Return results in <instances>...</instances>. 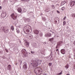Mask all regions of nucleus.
Here are the masks:
<instances>
[{
	"label": "nucleus",
	"mask_w": 75,
	"mask_h": 75,
	"mask_svg": "<svg viewBox=\"0 0 75 75\" xmlns=\"http://www.w3.org/2000/svg\"><path fill=\"white\" fill-rule=\"evenodd\" d=\"M58 50H58V49H57V50H56V51H58Z\"/></svg>",
	"instance_id": "603ef678"
},
{
	"label": "nucleus",
	"mask_w": 75,
	"mask_h": 75,
	"mask_svg": "<svg viewBox=\"0 0 75 75\" xmlns=\"http://www.w3.org/2000/svg\"><path fill=\"white\" fill-rule=\"evenodd\" d=\"M40 32V31H39L38 30H34V33L35 34H38Z\"/></svg>",
	"instance_id": "9d476101"
},
{
	"label": "nucleus",
	"mask_w": 75,
	"mask_h": 75,
	"mask_svg": "<svg viewBox=\"0 0 75 75\" xmlns=\"http://www.w3.org/2000/svg\"><path fill=\"white\" fill-rule=\"evenodd\" d=\"M63 44H64V42L62 41H60L58 43L57 45H58L59 46Z\"/></svg>",
	"instance_id": "dca6fc26"
},
{
	"label": "nucleus",
	"mask_w": 75,
	"mask_h": 75,
	"mask_svg": "<svg viewBox=\"0 0 75 75\" xmlns=\"http://www.w3.org/2000/svg\"><path fill=\"white\" fill-rule=\"evenodd\" d=\"M5 50L6 52H7V53L8 52V51L7 50L5 49Z\"/></svg>",
	"instance_id": "4c0bfd02"
},
{
	"label": "nucleus",
	"mask_w": 75,
	"mask_h": 75,
	"mask_svg": "<svg viewBox=\"0 0 75 75\" xmlns=\"http://www.w3.org/2000/svg\"><path fill=\"white\" fill-rule=\"evenodd\" d=\"M65 1H63L61 3V5L62 6H63L64 4H65Z\"/></svg>",
	"instance_id": "a878e982"
},
{
	"label": "nucleus",
	"mask_w": 75,
	"mask_h": 75,
	"mask_svg": "<svg viewBox=\"0 0 75 75\" xmlns=\"http://www.w3.org/2000/svg\"><path fill=\"white\" fill-rule=\"evenodd\" d=\"M17 14L16 13H14L11 15V16L14 20H17Z\"/></svg>",
	"instance_id": "20e7f679"
},
{
	"label": "nucleus",
	"mask_w": 75,
	"mask_h": 75,
	"mask_svg": "<svg viewBox=\"0 0 75 75\" xmlns=\"http://www.w3.org/2000/svg\"><path fill=\"white\" fill-rule=\"evenodd\" d=\"M25 45L26 47H29V43L28 42H27L25 43Z\"/></svg>",
	"instance_id": "a211bd4d"
},
{
	"label": "nucleus",
	"mask_w": 75,
	"mask_h": 75,
	"mask_svg": "<svg viewBox=\"0 0 75 75\" xmlns=\"http://www.w3.org/2000/svg\"><path fill=\"white\" fill-rule=\"evenodd\" d=\"M50 56H49L48 57H46V61L47 62H50V60H51V57H52V56H51V57L50 59H49V58H50Z\"/></svg>",
	"instance_id": "0eeeda50"
},
{
	"label": "nucleus",
	"mask_w": 75,
	"mask_h": 75,
	"mask_svg": "<svg viewBox=\"0 0 75 75\" xmlns=\"http://www.w3.org/2000/svg\"><path fill=\"white\" fill-rule=\"evenodd\" d=\"M55 23H57V21L55 20Z\"/></svg>",
	"instance_id": "3c124183"
},
{
	"label": "nucleus",
	"mask_w": 75,
	"mask_h": 75,
	"mask_svg": "<svg viewBox=\"0 0 75 75\" xmlns=\"http://www.w3.org/2000/svg\"><path fill=\"white\" fill-rule=\"evenodd\" d=\"M49 29L50 30V29H51V28H49Z\"/></svg>",
	"instance_id": "4d7b16f0"
},
{
	"label": "nucleus",
	"mask_w": 75,
	"mask_h": 75,
	"mask_svg": "<svg viewBox=\"0 0 75 75\" xmlns=\"http://www.w3.org/2000/svg\"><path fill=\"white\" fill-rule=\"evenodd\" d=\"M15 64L16 65H17V63H15Z\"/></svg>",
	"instance_id": "09e8293b"
},
{
	"label": "nucleus",
	"mask_w": 75,
	"mask_h": 75,
	"mask_svg": "<svg viewBox=\"0 0 75 75\" xmlns=\"http://www.w3.org/2000/svg\"><path fill=\"white\" fill-rule=\"evenodd\" d=\"M53 40H54L53 38H52L49 39V41H51V42H52V41H53Z\"/></svg>",
	"instance_id": "393cba45"
},
{
	"label": "nucleus",
	"mask_w": 75,
	"mask_h": 75,
	"mask_svg": "<svg viewBox=\"0 0 75 75\" xmlns=\"http://www.w3.org/2000/svg\"><path fill=\"white\" fill-rule=\"evenodd\" d=\"M55 54H56V52H55Z\"/></svg>",
	"instance_id": "052dcab7"
},
{
	"label": "nucleus",
	"mask_w": 75,
	"mask_h": 75,
	"mask_svg": "<svg viewBox=\"0 0 75 75\" xmlns=\"http://www.w3.org/2000/svg\"><path fill=\"white\" fill-rule=\"evenodd\" d=\"M42 20L43 21H46L47 20V19L45 18V17H42Z\"/></svg>",
	"instance_id": "aec40b11"
},
{
	"label": "nucleus",
	"mask_w": 75,
	"mask_h": 75,
	"mask_svg": "<svg viewBox=\"0 0 75 75\" xmlns=\"http://www.w3.org/2000/svg\"><path fill=\"white\" fill-rule=\"evenodd\" d=\"M17 10L18 11V12L20 13H21V11H22L21 8L20 7L18 8Z\"/></svg>",
	"instance_id": "2eb2a0df"
},
{
	"label": "nucleus",
	"mask_w": 75,
	"mask_h": 75,
	"mask_svg": "<svg viewBox=\"0 0 75 75\" xmlns=\"http://www.w3.org/2000/svg\"><path fill=\"white\" fill-rule=\"evenodd\" d=\"M60 52L62 54H65V50L64 49H62L61 50Z\"/></svg>",
	"instance_id": "9b49d317"
},
{
	"label": "nucleus",
	"mask_w": 75,
	"mask_h": 75,
	"mask_svg": "<svg viewBox=\"0 0 75 75\" xmlns=\"http://www.w3.org/2000/svg\"><path fill=\"white\" fill-rule=\"evenodd\" d=\"M11 29L12 30V31H14V27L13 26V25L11 26Z\"/></svg>",
	"instance_id": "cd10ccee"
},
{
	"label": "nucleus",
	"mask_w": 75,
	"mask_h": 75,
	"mask_svg": "<svg viewBox=\"0 0 75 75\" xmlns=\"http://www.w3.org/2000/svg\"><path fill=\"white\" fill-rule=\"evenodd\" d=\"M44 44H46V42H44Z\"/></svg>",
	"instance_id": "5fc2aeb1"
},
{
	"label": "nucleus",
	"mask_w": 75,
	"mask_h": 75,
	"mask_svg": "<svg viewBox=\"0 0 75 75\" xmlns=\"http://www.w3.org/2000/svg\"><path fill=\"white\" fill-rule=\"evenodd\" d=\"M50 31H51V30L50 29Z\"/></svg>",
	"instance_id": "13d9d810"
},
{
	"label": "nucleus",
	"mask_w": 75,
	"mask_h": 75,
	"mask_svg": "<svg viewBox=\"0 0 75 75\" xmlns=\"http://www.w3.org/2000/svg\"><path fill=\"white\" fill-rule=\"evenodd\" d=\"M52 8H53V9H54V8H55V7L54 6V5H52Z\"/></svg>",
	"instance_id": "473e14b6"
},
{
	"label": "nucleus",
	"mask_w": 75,
	"mask_h": 75,
	"mask_svg": "<svg viewBox=\"0 0 75 75\" xmlns=\"http://www.w3.org/2000/svg\"><path fill=\"white\" fill-rule=\"evenodd\" d=\"M61 74H62V72H61L60 73H57V75H61Z\"/></svg>",
	"instance_id": "c9c22d12"
},
{
	"label": "nucleus",
	"mask_w": 75,
	"mask_h": 75,
	"mask_svg": "<svg viewBox=\"0 0 75 75\" xmlns=\"http://www.w3.org/2000/svg\"><path fill=\"white\" fill-rule=\"evenodd\" d=\"M65 7H63L61 8V10L62 11H64V10H65Z\"/></svg>",
	"instance_id": "c85d7f7f"
},
{
	"label": "nucleus",
	"mask_w": 75,
	"mask_h": 75,
	"mask_svg": "<svg viewBox=\"0 0 75 75\" xmlns=\"http://www.w3.org/2000/svg\"><path fill=\"white\" fill-rule=\"evenodd\" d=\"M28 38H29V39H30V40H31V39H32V38H33V35H32L30 33L28 34Z\"/></svg>",
	"instance_id": "6e6552de"
},
{
	"label": "nucleus",
	"mask_w": 75,
	"mask_h": 75,
	"mask_svg": "<svg viewBox=\"0 0 75 75\" xmlns=\"http://www.w3.org/2000/svg\"><path fill=\"white\" fill-rule=\"evenodd\" d=\"M45 37H49L51 36V34L50 33H48L47 34H46L45 35Z\"/></svg>",
	"instance_id": "4468645a"
},
{
	"label": "nucleus",
	"mask_w": 75,
	"mask_h": 75,
	"mask_svg": "<svg viewBox=\"0 0 75 75\" xmlns=\"http://www.w3.org/2000/svg\"><path fill=\"white\" fill-rule=\"evenodd\" d=\"M5 2H6V0H5L4 2V3Z\"/></svg>",
	"instance_id": "de8ad7c7"
},
{
	"label": "nucleus",
	"mask_w": 75,
	"mask_h": 75,
	"mask_svg": "<svg viewBox=\"0 0 75 75\" xmlns=\"http://www.w3.org/2000/svg\"><path fill=\"white\" fill-rule=\"evenodd\" d=\"M48 65L50 67H51V65H52V63H49L48 64Z\"/></svg>",
	"instance_id": "f704fd0d"
},
{
	"label": "nucleus",
	"mask_w": 75,
	"mask_h": 75,
	"mask_svg": "<svg viewBox=\"0 0 75 75\" xmlns=\"http://www.w3.org/2000/svg\"><path fill=\"white\" fill-rule=\"evenodd\" d=\"M2 8V7H1V6H0V10H1V9Z\"/></svg>",
	"instance_id": "a18cd8bd"
},
{
	"label": "nucleus",
	"mask_w": 75,
	"mask_h": 75,
	"mask_svg": "<svg viewBox=\"0 0 75 75\" xmlns=\"http://www.w3.org/2000/svg\"><path fill=\"white\" fill-rule=\"evenodd\" d=\"M7 68L8 70H9L10 69H11V65L9 64L7 67Z\"/></svg>",
	"instance_id": "412c9836"
},
{
	"label": "nucleus",
	"mask_w": 75,
	"mask_h": 75,
	"mask_svg": "<svg viewBox=\"0 0 75 75\" xmlns=\"http://www.w3.org/2000/svg\"><path fill=\"white\" fill-rule=\"evenodd\" d=\"M31 29V26L29 25H27L24 27L23 28V31L24 33L27 32V33H29L30 30Z\"/></svg>",
	"instance_id": "7ed1b4c3"
},
{
	"label": "nucleus",
	"mask_w": 75,
	"mask_h": 75,
	"mask_svg": "<svg viewBox=\"0 0 75 75\" xmlns=\"http://www.w3.org/2000/svg\"><path fill=\"white\" fill-rule=\"evenodd\" d=\"M30 21L31 20L30 18H26L25 19V23H29V22H30Z\"/></svg>",
	"instance_id": "f3484780"
},
{
	"label": "nucleus",
	"mask_w": 75,
	"mask_h": 75,
	"mask_svg": "<svg viewBox=\"0 0 75 75\" xmlns=\"http://www.w3.org/2000/svg\"><path fill=\"white\" fill-rule=\"evenodd\" d=\"M52 33H54V32H52Z\"/></svg>",
	"instance_id": "e2e57ef3"
},
{
	"label": "nucleus",
	"mask_w": 75,
	"mask_h": 75,
	"mask_svg": "<svg viewBox=\"0 0 75 75\" xmlns=\"http://www.w3.org/2000/svg\"><path fill=\"white\" fill-rule=\"evenodd\" d=\"M31 12H32V13H33V12H30V13H31Z\"/></svg>",
	"instance_id": "bf43d9fd"
},
{
	"label": "nucleus",
	"mask_w": 75,
	"mask_h": 75,
	"mask_svg": "<svg viewBox=\"0 0 75 75\" xmlns=\"http://www.w3.org/2000/svg\"><path fill=\"white\" fill-rule=\"evenodd\" d=\"M71 16L73 18H75V14L72 13L71 14Z\"/></svg>",
	"instance_id": "b1692460"
},
{
	"label": "nucleus",
	"mask_w": 75,
	"mask_h": 75,
	"mask_svg": "<svg viewBox=\"0 0 75 75\" xmlns=\"http://www.w3.org/2000/svg\"><path fill=\"white\" fill-rule=\"evenodd\" d=\"M7 28H6V30H5V31H4V32L5 33H7L9 31L8 29H6Z\"/></svg>",
	"instance_id": "5701e85b"
},
{
	"label": "nucleus",
	"mask_w": 75,
	"mask_h": 75,
	"mask_svg": "<svg viewBox=\"0 0 75 75\" xmlns=\"http://www.w3.org/2000/svg\"><path fill=\"white\" fill-rule=\"evenodd\" d=\"M52 55L53 54V53H52V51H51V55Z\"/></svg>",
	"instance_id": "49530a36"
},
{
	"label": "nucleus",
	"mask_w": 75,
	"mask_h": 75,
	"mask_svg": "<svg viewBox=\"0 0 75 75\" xmlns=\"http://www.w3.org/2000/svg\"><path fill=\"white\" fill-rule=\"evenodd\" d=\"M1 30L3 31H4L5 30H6V28L4 26H3L1 27Z\"/></svg>",
	"instance_id": "ddd939ff"
},
{
	"label": "nucleus",
	"mask_w": 75,
	"mask_h": 75,
	"mask_svg": "<svg viewBox=\"0 0 75 75\" xmlns=\"http://www.w3.org/2000/svg\"><path fill=\"white\" fill-rule=\"evenodd\" d=\"M16 33H20V30H19L18 29H16Z\"/></svg>",
	"instance_id": "bb28decb"
},
{
	"label": "nucleus",
	"mask_w": 75,
	"mask_h": 75,
	"mask_svg": "<svg viewBox=\"0 0 75 75\" xmlns=\"http://www.w3.org/2000/svg\"><path fill=\"white\" fill-rule=\"evenodd\" d=\"M66 18H66V16H64V20H65V19H66Z\"/></svg>",
	"instance_id": "a19ab883"
},
{
	"label": "nucleus",
	"mask_w": 75,
	"mask_h": 75,
	"mask_svg": "<svg viewBox=\"0 0 75 75\" xmlns=\"http://www.w3.org/2000/svg\"><path fill=\"white\" fill-rule=\"evenodd\" d=\"M23 68L25 69H26V68H27V63H25V64L23 65Z\"/></svg>",
	"instance_id": "6ab92c4d"
},
{
	"label": "nucleus",
	"mask_w": 75,
	"mask_h": 75,
	"mask_svg": "<svg viewBox=\"0 0 75 75\" xmlns=\"http://www.w3.org/2000/svg\"><path fill=\"white\" fill-rule=\"evenodd\" d=\"M47 75V74L45 73V74H44V75Z\"/></svg>",
	"instance_id": "8fccbe9b"
},
{
	"label": "nucleus",
	"mask_w": 75,
	"mask_h": 75,
	"mask_svg": "<svg viewBox=\"0 0 75 75\" xmlns=\"http://www.w3.org/2000/svg\"><path fill=\"white\" fill-rule=\"evenodd\" d=\"M48 12V11H47V12Z\"/></svg>",
	"instance_id": "69168bd1"
},
{
	"label": "nucleus",
	"mask_w": 75,
	"mask_h": 75,
	"mask_svg": "<svg viewBox=\"0 0 75 75\" xmlns=\"http://www.w3.org/2000/svg\"><path fill=\"white\" fill-rule=\"evenodd\" d=\"M32 54H34V53H35V52H33V51H31L30 52Z\"/></svg>",
	"instance_id": "e433bc0d"
},
{
	"label": "nucleus",
	"mask_w": 75,
	"mask_h": 75,
	"mask_svg": "<svg viewBox=\"0 0 75 75\" xmlns=\"http://www.w3.org/2000/svg\"><path fill=\"white\" fill-rule=\"evenodd\" d=\"M66 75H70L69 74H67Z\"/></svg>",
	"instance_id": "6e6d98bb"
},
{
	"label": "nucleus",
	"mask_w": 75,
	"mask_h": 75,
	"mask_svg": "<svg viewBox=\"0 0 75 75\" xmlns=\"http://www.w3.org/2000/svg\"><path fill=\"white\" fill-rule=\"evenodd\" d=\"M57 11V12L58 14H59V13H60L59 11Z\"/></svg>",
	"instance_id": "ea45409f"
},
{
	"label": "nucleus",
	"mask_w": 75,
	"mask_h": 75,
	"mask_svg": "<svg viewBox=\"0 0 75 75\" xmlns=\"http://www.w3.org/2000/svg\"><path fill=\"white\" fill-rule=\"evenodd\" d=\"M22 1H25V2H27L29 0H21Z\"/></svg>",
	"instance_id": "72a5a7b5"
},
{
	"label": "nucleus",
	"mask_w": 75,
	"mask_h": 75,
	"mask_svg": "<svg viewBox=\"0 0 75 75\" xmlns=\"http://www.w3.org/2000/svg\"><path fill=\"white\" fill-rule=\"evenodd\" d=\"M41 61L40 60H38L37 61H32V62L30 63L31 65H32L34 67H37L38 66V63Z\"/></svg>",
	"instance_id": "f03ea898"
},
{
	"label": "nucleus",
	"mask_w": 75,
	"mask_h": 75,
	"mask_svg": "<svg viewBox=\"0 0 75 75\" xmlns=\"http://www.w3.org/2000/svg\"><path fill=\"white\" fill-rule=\"evenodd\" d=\"M34 72L36 73V75H40L42 72V69L40 67H37L34 70Z\"/></svg>",
	"instance_id": "f257e3e1"
},
{
	"label": "nucleus",
	"mask_w": 75,
	"mask_h": 75,
	"mask_svg": "<svg viewBox=\"0 0 75 75\" xmlns=\"http://www.w3.org/2000/svg\"><path fill=\"white\" fill-rule=\"evenodd\" d=\"M74 4H75V1H72L70 3V6L71 7H72L73 6H74Z\"/></svg>",
	"instance_id": "1a4fd4ad"
},
{
	"label": "nucleus",
	"mask_w": 75,
	"mask_h": 75,
	"mask_svg": "<svg viewBox=\"0 0 75 75\" xmlns=\"http://www.w3.org/2000/svg\"><path fill=\"white\" fill-rule=\"evenodd\" d=\"M6 15L7 13H6V12H4V11H3L2 12V13L1 14V16L2 17H3V18L6 17Z\"/></svg>",
	"instance_id": "423d86ee"
},
{
	"label": "nucleus",
	"mask_w": 75,
	"mask_h": 75,
	"mask_svg": "<svg viewBox=\"0 0 75 75\" xmlns=\"http://www.w3.org/2000/svg\"><path fill=\"white\" fill-rule=\"evenodd\" d=\"M34 37H35V38H37V36H36V35L34 36Z\"/></svg>",
	"instance_id": "37998d69"
},
{
	"label": "nucleus",
	"mask_w": 75,
	"mask_h": 75,
	"mask_svg": "<svg viewBox=\"0 0 75 75\" xmlns=\"http://www.w3.org/2000/svg\"><path fill=\"white\" fill-rule=\"evenodd\" d=\"M1 4L0 3V5Z\"/></svg>",
	"instance_id": "0e129e2a"
},
{
	"label": "nucleus",
	"mask_w": 75,
	"mask_h": 75,
	"mask_svg": "<svg viewBox=\"0 0 75 75\" xmlns=\"http://www.w3.org/2000/svg\"><path fill=\"white\" fill-rule=\"evenodd\" d=\"M41 54L43 55H45V52L44 51L41 52Z\"/></svg>",
	"instance_id": "2f4dec72"
},
{
	"label": "nucleus",
	"mask_w": 75,
	"mask_h": 75,
	"mask_svg": "<svg viewBox=\"0 0 75 75\" xmlns=\"http://www.w3.org/2000/svg\"><path fill=\"white\" fill-rule=\"evenodd\" d=\"M73 44L75 45V41H74V42L73 43Z\"/></svg>",
	"instance_id": "864d4df0"
},
{
	"label": "nucleus",
	"mask_w": 75,
	"mask_h": 75,
	"mask_svg": "<svg viewBox=\"0 0 75 75\" xmlns=\"http://www.w3.org/2000/svg\"><path fill=\"white\" fill-rule=\"evenodd\" d=\"M58 45V44H57V46L56 47V48H57V49L58 48V46H57Z\"/></svg>",
	"instance_id": "c03bdc74"
},
{
	"label": "nucleus",
	"mask_w": 75,
	"mask_h": 75,
	"mask_svg": "<svg viewBox=\"0 0 75 75\" xmlns=\"http://www.w3.org/2000/svg\"><path fill=\"white\" fill-rule=\"evenodd\" d=\"M21 52L23 54V55L25 56L27 54V51L26 50L24 49H23L21 51Z\"/></svg>",
	"instance_id": "39448f33"
},
{
	"label": "nucleus",
	"mask_w": 75,
	"mask_h": 75,
	"mask_svg": "<svg viewBox=\"0 0 75 75\" xmlns=\"http://www.w3.org/2000/svg\"><path fill=\"white\" fill-rule=\"evenodd\" d=\"M33 47H34V48H38V45L37 44L35 43H34L33 44Z\"/></svg>",
	"instance_id": "f8f14e48"
},
{
	"label": "nucleus",
	"mask_w": 75,
	"mask_h": 75,
	"mask_svg": "<svg viewBox=\"0 0 75 75\" xmlns=\"http://www.w3.org/2000/svg\"><path fill=\"white\" fill-rule=\"evenodd\" d=\"M69 66V65H68V64H67L65 66V67L66 68V69H68V68Z\"/></svg>",
	"instance_id": "c756f323"
},
{
	"label": "nucleus",
	"mask_w": 75,
	"mask_h": 75,
	"mask_svg": "<svg viewBox=\"0 0 75 75\" xmlns=\"http://www.w3.org/2000/svg\"><path fill=\"white\" fill-rule=\"evenodd\" d=\"M26 11H27V9L24 8L22 10L23 13H25V12H26Z\"/></svg>",
	"instance_id": "4be33fe9"
},
{
	"label": "nucleus",
	"mask_w": 75,
	"mask_h": 75,
	"mask_svg": "<svg viewBox=\"0 0 75 75\" xmlns=\"http://www.w3.org/2000/svg\"><path fill=\"white\" fill-rule=\"evenodd\" d=\"M1 73V72L0 71V74Z\"/></svg>",
	"instance_id": "680f3d73"
},
{
	"label": "nucleus",
	"mask_w": 75,
	"mask_h": 75,
	"mask_svg": "<svg viewBox=\"0 0 75 75\" xmlns=\"http://www.w3.org/2000/svg\"><path fill=\"white\" fill-rule=\"evenodd\" d=\"M58 18L56 17L55 18L54 20H56V19H58Z\"/></svg>",
	"instance_id": "79ce46f5"
},
{
	"label": "nucleus",
	"mask_w": 75,
	"mask_h": 75,
	"mask_svg": "<svg viewBox=\"0 0 75 75\" xmlns=\"http://www.w3.org/2000/svg\"><path fill=\"white\" fill-rule=\"evenodd\" d=\"M65 25V22H63V25Z\"/></svg>",
	"instance_id": "58836bf2"
},
{
	"label": "nucleus",
	"mask_w": 75,
	"mask_h": 75,
	"mask_svg": "<svg viewBox=\"0 0 75 75\" xmlns=\"http://www.w3.org/2000/svg\"><path fill=\"white\" fill-rule=\"evenodd\" d=\"M40 33V34H39V35H40V37H42V33L41 32H40L39 33Z\"/></svg>",
	"instance_id": "7c9ffc66"
}]
</instances>
